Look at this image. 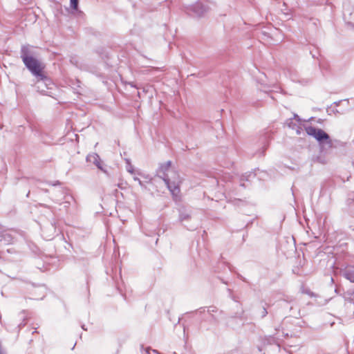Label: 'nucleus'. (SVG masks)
<instances>
[{
	"instance_id": "obj_3",
	"label": "nucleus",
	"mask_w": 354,
	"mask_h": 354,
	"mask_svg": "<svg viewBox=\"0 0 354 354\" xmlns=\"http://www.w3.org/2000/svg\"><path fill=\"white\" fill-rule=\"evenodd\" d=\"M162 180H164L165 185H167V188L171 193V194L174 196H178V194L180 193V187H179V183L180 180L179 177L177 176L176 178H174L173 180H171L169 175L165 174L164 176H162Z\"/></svg>"
},
{
	"instance_id": "obj_13",
	"label": "nucleus",
	"mask_w": 354,
	"mask_h": 354,
	"mask_svg": "<svg viewBox=\"0 0 354 354\" xmlns=\"http://www.w3.org/2000/svg\"><path fill=\"white\" fill-rule=\"evenodd\" d=\"M133 178L135 181H138L139 180V178L136 176H133Z\"/></svg>"
},
{
	"instance_id": "obj_7",
	"label": "nucleus",
	"mask_w": 354,
	"mask_h": 354,
	"mask_svg": "<svg viewBox=\"0 0 354 354\" xmlns=\"http://www.w3.org/2000/svg\"><path fill=\"white\" fill-rule=\"evenodd\" d=\"M33 57V53L32 52L29 46H22L21 48V58L22 61H24V58H30Z\"/></svg>"
},
{
	"instance_id": "obj_2",
	"label": "nucleus",
	"mask_w": 354,
	"mask_h": 354,
	"mask_svg": "<svg viewBox=\"0 0 354 354\" xmlns=\"http://www.w3.org/2000/svg\"><path fill=\"white\" fill-rule=\"evenodd\" d=\"M306 132L308 135L313 136L320 143L326 141L327 143H330L329 136L322 129H317L314 127H306L305 128Z\"/></svg>"
},
{
	"instance_id": "obj_6",
	"label": "nucleus",
	"mask_w": 354,
	"mask_h": 354,
	"mask_svg": "<svg viewBox=\"0 0 354 354\" xmlns=\"http://www.w3.org/2000/svg\"><path fill=\"white\" fill-rule=\"evenodd\" d=\"M171 162L170 160L162 164L160 166L159 173H162V176H164L165 174L169 175V172H171L175 175L174 172L171 170ZM160 177L162 178V176Z\"/></svg>"
},
{
	"instance_id": "obj_8",
	"label": "nucleus",
	"mask_w": 354,
	"mask_h": 354,
	"mask_svg": "<svg viewBox=\"0 0 354 354\" xmlns=\"http://www.w3.org/2000/svg\"><path fill=\"white\" fill-rule=\"evenodd\" d=\"M127 165H126V169L127 171L130 173L132 175L135 174V171L133 166L131 164L130 160L127 159L126 160Z\"/></svg>"
},
{
	"instance_id": "obj_15",
	"label": "nucleus",
	"mask_w": 354,
	"mask_h": 354,
	"mask_svg": "<svg viewBox=\"0 0 354 354\" xmlns=\"http://www.w3.org/2000/svg\"><path fill=\"white\" fill-rule=\"evenodd\" d=\"M297 134H299V133H300V132H299V130H297Z\"/></svg>"
},
{
	"instance_id": "obj_10",
	"label": "nucleus",
	"mask_w": 354,
	"mask_h": 354,
	"mask_svg": "<svg viewBox=\"0 0 354 354\" xmlns=\"http://www.w3.org/2000/svg\"><path fill=\"white\" fill-rule=\"evenodd\" d=\"M71 3V7L74 9L77 10L78 7V0H70Z\"/></svg>"
},
{
	"instance_id": "obj_9",
	"label": "nucleus",
	"mask_w": 354,
	"mask_h": 354,
	"mask_svg": "<svg viewBox=\"0 0 354 354\" xmlns=\"http://www.w3.org/2000/svg\"><path fill=\"white\" fill-rule=\"evenodd\" d=\"M190 217L189 214L187 213H180L179 216V219L180 221H183L185 220L189 219Z\"/></svg>"
},
{
	"instance_id": "obj_5",
	"label": "nucleus",
	"mask_w": 354,
	"mask_h": 354,
	"mask_svg": "<svg viewBox=\"0 0 354 354\" xmlns=\"http://www.w3.org/2000/svg\"><path fill=\"white\" fill-rule=\"evenodd\" d=\"M191 10L193 11L196 16L201 17L206 12L207 10L206 8L201 3H197L192 6Z\"/></svg>"
},
{
	"instance_id": "obj_11",
	"label": "nucleus",
	"mask_w": 354,
	"mask_h": 354,
	"mask_svg": "<svg viewBox=\"0 0 354 354\" xmlns=\"http://www.w3.org/2000/svg\"><path fill=\"white\" fill-rule=\"evenodd\" d=\"M267 314H268L267 310L266 309V308H263V309L261 310V317H264Z\"/></svg>"
},
{
	"instance_id": "obj_4",
	"label": "nucleus",
	"mask_w": 354,
	"mask_h": 354,
	"mask_svg": "<svg viewBox=\"0 0 354 354\" xmlns=\"http://www.w3.org/2000/svg\"><path fill=\"white\" fill-rule=\"evenodd\" d=\"M88 162L95 165L100 170L108 175L107 170L104 167L103 161L98 154L95 153H90L86 158Z\"/></svg>"
},
{
	"instance_id": "obj_14",
	"label": "nucleus",
	"mask_w": 354,
	"mask_h": 354,
	"mask_svg": "<svg viewBox=\"0 0 354 354\" xmlns=\"http://www.w3.org/2000/svg\"><path fill=\"white\" fill-rule=\"evenodd\" d=\"M295 118L297 119L298 121L299 120V118L297 115H295Z\"/></svg>"
},
{
	"instance_id": "obj_12",
	"label": "nucleus",
	"mask_w": 354,
	"mask_h": 354,
	"mask_svg": "<svg viewBox=\"0 0 354 354\" xmlns=\"http://www.w3.org/2000/svg\"><path fill=\"white\" fill-rule=\"evenodd\" d=\"M137 182L138 183V184H139V185L140 187H143L144 186L143 183L141 181L140 179H139Z\"/></svg>"
},
{
	"instance_id": "obj_1",
	"label": "nucleus",
	"mask_w": 354,
	"mask_h": 354,
	"mask_svg": "<svg viewBox=\"0 0 354 354\" xmlns=\"http://www.w3.org/2000/svg\"><path fill=\"white\" fill-rule=\"evenodd\" d=\"M23 62L30 73L39 80L43 81L46 80V75L43 73L44 66L36 58L33 57H31L30 58L25 57Z\"/></svg>"
}]
</instances>
